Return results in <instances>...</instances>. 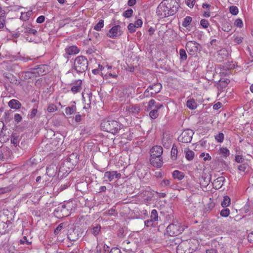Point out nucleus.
<instances>
[{"label": "nucleus", "mask_w": 253, "mask_h": 253, "mask_svg": "<svg viewBox=\"0 0 253 253\" xmlns=\"http://www.w3.org/2000/svg\"><path fill=\"white\" fill-rule=\"evenodd\" d=\"M178 3L175 0H164L158 5L156 13L161 18L174 15L177 11Z\"/></svg>", "instance_id": "1"}, {"label": "nucleus", "mask_w": 253, "mask_h": 253, "mask_svg": "<svg viewBox=\"0 0 253 253\" xmlns=\"http://www.w3.org/2000/svg\"><path fill=\"white\" fill-rule=\"evenodd\" d=\"M163 149L160 146H153L150 150V162L154 167L160 168L163 164L162 154Z\"/></svg>", "instance_id": "2"}, {"label": "nucleus", "mask_w": 253, "mask_h": 253, "mask_svg": "<svg viewBox=\"0 0 253 253\" xmlns=\"http://www.w3.org/2000/svg\"><path fill=\"white\" fill-rule=\"evenodd\" d=\"M198 241L190 239L181 242L177 247V253H192L198 247Z\"/></svg>", "instance_id": "3"}, {"label": "nucleus", "mask_w": 253, "mask_h": 253, "mask_svg": "<svg viewBox=\"0 0 253 253\" xmlns=\"http://www.w3.org/2000/svg\"><path fill=\"white\" fill-rule=\"evenodd\" d=\"M100 126L103 131L116 134L121 129L122 125L114 120L105 119L102 122Z\"/></svg>", "instance_id": "4"}, {"label": "nucleus", "mask_w": 253, "mask_h": 253, "mask_svg": "<svg viewBox=\"0 0 253 253\" xmlns=\"http://www.w3.org/2000/svg\"><path fill=\"white\" fill-rule=\"evenodd\" d=\"M88 61L87 59L83 56L77 57L74 61V69L77 73H84L87 69Z\"/></svg>", "instance_id": "5"}, {"label": "nucleus", "mask_w": 253, "mask_h": 253, "mask_svg": "<svg viewBox=\"0 0 253 253\" xmlns=\"http://www.w3.org/2000/svg\"><path fill=\"white\" fill-rule=\"evenodd\" d=\"M184 229L180 223H172L169 224L167 228V233L171 236H175L180 234Z\"/></svg>", "instance_id": "6"}, {"label": "nucleus", "mask_w": 253, "mask_h": 253, "mask_svg": "<svg viewBox=\"0 0 253 253\" xmlns=\"http://www.w3.org/2000/svg\"><path fill=\"white\" fill-rule=\"evenodd\" d=\"M194 134V132L191 129L184 130L178 138L179 142L182 143H189L190 142L192 136Z\"/></svg>", "instance_id": "7"}, {"label": "nucleus", "mask_w": 253, "mask_h": 253, "mask_svg": "<svg viewBox=\"0 0 253 253\" xmlns=\"http://www.w3.org/2000/svg\"><path fill=\"white\" fill-rule=\"evenodd\" d=\"M123 32L121 27L120 25H115L109 31L107 35L111 38L115 39L121 36Z\"/></svg>", "instance_id": "8"}, {"label": "nucleus", "mask_w": 253, "mask_h": 253, "mask_svg": "<svg viewBox=\"0 0 253 253\" xmlns=\"http://www.w3.org/2000/svg\"><path fill=\"white\" fill-rule=\"evenodd\" d=\"M199 44L196 42L189 41L186 45V49L190 54H194L198 50Z\"/></svg>", "instance_id": "9"}, {"label": "nucleus", "mask_w": 253, "mask_h": 253, "mask_svg": "<svg viewBox=\"0 0 253 253\" xmlns=\"http://www.w3.org/2000/svg\"><path fill=\"white\" fill-rule=\"evenodd\" d=\"M104 177L107 178L109 181H112L114 178H120L121 174L117 171H107L104 173Z\"/></svg>", "instance_id": "10"}, {"label": "nucleus", "mask_w": 253, "mask_h": 253, "mask_svg": "<svg viewBox=\"0 0 253 253\" xmlns=\"http://www.w3.org/2000/svg\"><path fill=\"white\" fill-rule=\"evenodd\" d=\"M47 66L45 65H40L37 68L33 69L34 71L36 77L43 76L47 71Z\"/></svg>", "instance_id": "11"}, {"label": "nucleus", "mask_w": 253, "mask_h": 253, "mask_svg": "<svg viewBox=\"0 0 253 253\" xmlns=\"http://www.w3.org/2000/svg\"><path fill=\"white\" fill-rule=\"evenodd\" d=\"M126 111L133 115L137 114L140 111L139 105L131 104L126 107Z\"/></svg>", "instance_id": "12"}, {"label": "nucleus", "mask_w": 253, "mask_h": 253, "mask_svg": "<svg viewBox=\"0 0 253 253\" xmlns=\"http://www.w3.org/2000/svg\"><path fill=\"white\" fill-rule=\"evenodd\" d=\"M162 88V85L160 83L154 84L149 86V88L150 89L151 93L153 96L160 92Z\"/></svg>", "instance_id": "13"}, {"label": "nucleus", "mask_w": 253, "mask_h": 253, "mask_svg": "<svg viewBox=\"0 0 253 253\" xmlns=\"http://www.w3.org/2000/svg\"><path fill=\"white\" fill-rule=\"evenodd\" d=\"M224 180L223 176L217 178L212 182L213 187L216 189H220L223 185Z\"/></svg>", "instance_id": "14"}, {"label": "nucleus", "mask_w": 253, "mask_h": 253, "mask_svg": "<svg viewBox=\"0 0 253 253\" xmlns=\"http://www.w3.org/2000/svg\"><path fill=\"white\" fill-rule=\"evenodd\" d=\"M171 139L169 134H164L162 143L164 147L169 148L171 144Z\"/></svg>", "instance_id": "15"}, {"label": "nucleus", "mask_w": 253, "mask_h": 253, "mask_svg": "<svg viewBox=\"0 0 253 253\" xmlns=\"http://www.w3.org/2000/svg\"><path fill=\"white\" fill-rule=\"evenodd\" d=\"M65 51L67 54L72 55L78 53L80 50L76 46L72 45L66 48Z\"/></svg>", "instance_id": "16"}, {"label": "nucleus", "mask_w": 253, "mask_h": 253, "mask_svg": "<svg viewBox=\"0 0 253 253\" xmlns=\"http://www.w3.org/2000/svg\"><path fill=\"white\" fill-rule=\"evenodd\" d=\"M22 78L24 80L36 78L34 71L32 69L30 71H27L22 73Z\"/></svg>", "instance_id": "17"}, {"label": "nucleus", "mask_w": 253, "mask_h": 253, "mask_svg": "<svg viewBox=\"0 0 253 253\" xmlns=\"http://www.w3.org/2000/svg\"><path fill=\"white\" fill-rule=\"evenodd\" d=\"M7 129H3L0 134V141L1 142H4L9 140V133L7 131L8 134H6Z\"/></svg>", "instance_id": "18"}, {"label": "nucleus", "mask_w": 253, "mask_h": 253, "mask_svg": "<svg viewBox=\"0 0 253 253\" xmlns=\"http://www.w3.org/2000/svg\"><path fill=\"white\" fill-rule=\"evenodd\" d=\"M8 105L11 108L18 109L20 108L21 103L17 100L12 99L9 102Z\"/></svg>", "instance_id": "19"}, {"label": "nucleus", "mask_w": 253, "mask_h": 253, "mask_svg": "<svg viewBox=\"0 0 253 253\" xmlns=\"http://www.w3.org/2000/svg\"><path fill=\"white\" fill-rule=\"evenodd\" d=\"M184 153L185 154V157L187 160L191 161L193 159L195 153L193 151L190 150L188 148H185L184 149Z\"/></svg>", "instance_id": "20"}, {"label": "nucleus", "mask_w": 253, "mask_h": 253, "mask_svg": "<svg viewBox=\"0 0 253 253\" xmlns=\"http://www.w3.org/2000/svg\"><path fill=\"white\" fill-rule=\"evenodd\" d=\"M82 81L78 80L76 82V85H74L71 88V90L74 93L78 92L80 91L82 89L81 87Z\"/></svg>", "instance_id": "21"}, {"label": "nucleus", "mask_w": 253, "mask_h": 253, "mask_svg": "<svg viewBox=\"0 0 253 253\" xmlns=\"http://www.w3.org/2000/svg\"><path fill=\"white\" fill-rule=\"evenodd\" d=\"M187 107L191 110H194L197 107V103L194 99H190L186 103Z\"/></svg>", "instance_id": "22"}, {"label": "nucleus", "mask_w": 253, "mask_h": 253, "mask_svg": "<svg viewBox=\"0 0 253 253\" xmlns=\"http://www.w3.org/2000/svg\"><path fill=\"white\" fill-rule=\"evenodd\" d=\"M172 176L174 178H176L178 180L182 179L184 176L183 173L178 170H174L173 172Z\"/></svg>", "instance_id": "23"}, {"label": "nucleus", "mask_w": 253, "mask_h": 253, "mask_svg": "<svg viewBox=\"0 0 253 253\" xmlns=\"http://www.w3.org/2000/svg\"><path fill=\"white\" fill-rule=\"evenodd\" d=\"M230 204V198L228 196H225L223 197V200L221 202V206L223 208L227 207Z\"/></svg>", "instance_id": "24"}, {"label": "nucleus", "mask_w": 253, "mask_h": 253, "mask_svg": "<svg viewBox=\"0 0 253 253\" xmlns=\"http://www.w3.org/2000/svg\"><path fill=\"white\" fill-rule=\"evenodd\" d=\"M76 111V107L74 105H72L70 107H68L65 109V113L67 115H71L75 113Z\"/></svg>", "instance_id": "25"}, {"label": "nucleus", "mask_w": 253, "mask_h": 253, "mask_svg": "<svg viewBox=\"0 0 253 253\" xmlns=\"http://www.w3.org/2000/svg\"><path fill=\"white\" fill-rule=\"evenodd\" d=\"M177 153V148L176 146L173 145L171 150V155L172 159L175 160L176 159Z\"/></svg>", "instance_id": "26"}, {"label": "nucleus", "mask_w": 253, "mask_h": 253, "mask_svg": "<svg viewBox=\"0 0 253 253\" xmlns=\"http://www.w3.org/2000/svg\"><path fill=\"white\" fill-rule=\"evenodd\" d=\"M47 110L49 113H53L57 111L58 108L55 105L51 103L48 105Z\"/></svg>", "instance_id": "27"}, {"label": "nucleus", "mask_w": 253, "mask_h": 253, "mask_svg": "<svg viewBox=\"0 0 253 253\" xmlns=\"http://www.w3.org/2000/svg\"><path fill=\"white\" fill-rule=\"evenodd\" d=\"M192 21V18L190 16H186L182 23V26L184 27L188 26Z\"/></svg>", "instance_id": "28"}, {"label": "nucleus", "mask_w": 253, "mask_h": 253, "mask_svg": "<svg viewBox=\"0 0 253 253\" xmlns=\"http://www.w3.org/2000/svg\"><path fill=\"white\" fill-rule=\"evenodd\" d=\"M104 26V21L102 19L100 20L98 23L94 26V29L97 31H99L101 30V28Z\"/></svg>", "instance_id": "29"}, {"label": "nucleus", "mask_w": 253, "mask_h": 253, "mask_svg": "<svg viewBox=\"0 0 253 253\" xmlns=\"http://www.w3.org/2000/svg\"><path fill=\"white\" fill-rule=\"evenodd\" d=\"M180 59L181 60H186L187 57L184 49H180L179 50Z\"/></svg>", "instance_id": "30"}, {"label": "nucleus", "mask_w": 253, "mask_h": 253, "mask_svg": "<svg viewBox=\"0 0 253 253\" xmlns=\"http://www.w3.org/2000/svg\"><path fill=\"white\" fill-rule=\"evenodd\" d=\"M24 33L28 34H32L34 35H36L37 34V31L34 29H32L29 27H26L24 29Z\"/></svg>", "instance_id": "31"}, {"label": "nucleus", "mask_w": 253, "mask_h": 253, "mask_svg": "<svg viewBox=\"0 0 253 253\" xmlns=\"http://www.w3.org/2000/svg\"><path fill=\"white\" fill-rule=\"evenodd\" d=\"M159 115L158 110L157 109H154L151 110L149 113L150 117L153 119H155L158 117Z\"/></svg>", "instance_id": "32"}, {"label": "nucleus", "mask_w": 253, "mask_h": 253, "mask_svg": "<svg viewBox=\"0 0 253 253\" xmlns=\"http://www.w3.org/2000/svg\"><path fill=\"white\" fill-rule=\"evenodd\" d=\"M249 166L247 164H243L242 165H239L238 167V169L241 172H245L246 169L248 168Z\"/></svg>", "instance_id": "33"}, {"label": "nucleus", "mask_w": 253, "mask_h": 253, "mask_svg": "<svg viewBox=\"0 0 253 253\" xmlns=\"http://www.w3.org/2000/svg\"><path fill=\"white\" fill-rule=\"evenodd\" d=\"M230 214L229 209H223L220 211V215L223 217H227Z\"/></svg>", "instance_id": "34"}, {"label": "nucleus", "mask_w": 253, "mask_h": 253, "mask_svg": "<svg viewBox=\"0 0 253 253\" xmlns=\"http://www.w3.org/2000/svg\"><path fill=\"white\" fill-rule=\"evenodd\" d=\"M215 139L218 142H222L224 139V134L223 133H219L215 136Z\"/></svg>", "instance_id": "35"}, {"label": "nucleus", "mask_w": 253, "mask_h": 253, "mask_svg": "<svg viewBox=\"0 0 253 253\" xmlns=\"http://www.w3.org/2000/svg\"><path fill=\"white\" fill-rule=\"evenodd\" d=\"M200 157L203 158L205 161H210L211 159V157L210 156L208 153H202L200 156Z\"/></svg>", "instance_id": "36"}, {"label": "nucleus", "mask_w": 253, "mask_h": 253, "mask_svg": "<svg viewBox=\"0 0 253 253\" xmlns=\"http://www.w3.org/2000/svg\"><path fill=\"white\" fill-rule=\"evenodd\" d=\"M220 154H223L224 156L226 157L229 155V151L225 148H221L219 150Z\"/></svg>", "instance_id": "37"}, {"label": "nucleus", "mask_w": 253, "mask_h": 253, "mask_svg": "<svg viewBox=\"0 0 253 253\" xmlns=\"http://www.w3.org/2000/svg\"><path fill=\"white\" fill-rule=\"evenodd\" d=\"M230 12L233 15H237L238 13V8L235 6H231L229 8Z\"/></svg>", "instance_id": "38"}, {"label": "nucleus", "mask_w": 253, "mask_h": 253, "mask_svg": "<svg viewBox=\"0 0 253 253\" xmlns=\"http://www.w3.org/2000/svg\"><path fill=\"white\" fill-rule=\"evenodd\" d=\"M101 227L99 225H97L93 227L92 229V233L94 235H97L100 231Z\"/></svg>", "instance_id": "39"}, {"label": "nucleus", "mask_w": 253, "mask_h": 253, "mask_svg": "<svg viewBox=\"0 0 253 253\" xmlns=\"http://www.w3.org/2000/svg\"><path fill=\"white\" fill-rule=\"evenodd\" d=\"M151 218L155 221L158 219V215L157 211L156 210H153L151 212Z\"/></svg>", "instance_id": "40"}, {"label": "nucleus", "mask_w": 253, "mask_h": 253, "mask_svg": "<svg viewBox=\"0 0 253 253\" xmlns=\"http://www.w3.org/2000/svg\"><path fill=\"white\" fill-rule=\"evenodd\" d=\"M133 13V10L131 9H129L126 10L124 13L123 15L126 18H129L131 16Z\"/></svg>", "instance_id": "41"}, {"label": "nucleus", "mask_w": 253, "mask_h": 253, "mask_svg": "<svg viewBox=\"0 0 253 253\" xmlns=\"http://www.w3.org/2000/svg\"><path fill=\"white\" fill-rule=\"evenodd\" d=\"M185 3L188 7L192 8L195 3V0H185Z\"/></svg>", "instance_id": "42"}, {"label": "nucleus", "mask_w": 253, "mask_h": 253, "mask_svg": "<svg viewBox=\"0 0 253 253\" xmlns=\"http://www.w3.org/2000/svg\"><path fill=\"white\" fill-rule=\"evenodd\" d=\"M200 24L204 28H208L209 25V22L205 19H202L200 22Z\"/></svg>", "instance_id": "43"}, {"label": "nucleus", "mask_w": 253, "mask_h": 253, "mask_svg": "<svg viewBox=\"0 0 253 253\" xmlns=\"http://www.w3.org/2000/svg\"><path fill=\"white\" fill-rule=\"evenodd\" d=\"M135 25H134L133 23H130L127 27L128 30L129 31L130 33H133L135 32Z\"/></svg>", "instance_id": "44"}, {"label": "nucleus", "mask_w": 253, "mask_h": 253, "mask_svg": "<svg viewBox=\"0 0 253 253\" xmlns=\"http://www.w3.org/2000/svg\"><path fill=\"white\" fill-rule=\"evenodd\" d=\"M235 161L239 163H242L244 162V158L242 156L237 155L235 157Z\"/></svg>", "instance_id": "45"}, {"label": "nucleus", "mask_w": 253, "mask_h": 253, "mask_svg": "<svg viewBox=\"0 0 253 253\" xmlns=\"http://www.w3.org/2000/svg\"><path fill=\"white\" fill-rule=\"evenodd\" d=\"M170 184V180L169 179H164L161 182L162 186H167Z\"/></svg>", "instance_id": "46"}, {"label": "nucleus", "mask_w": 253, "mask_h": 253, "mask_svg": "<svg viewBox=\"0 0 253 253\" xmlns=\"http://www.w3.org/2000/svg\"><path fill=\"white\" fill-rule=\"evenodd\" d=\"M22 120V117L19 114H15L14 115V121L17 123L21 122Z\"/></svg>", "instance_id": "47"}, {"label": "nucleus", "mask_w": 253, "mask_h": 253, "mask_svg": "<svg viewBox=\"0 0 253 253\" xmlns=\"http://www.w3.org/2000/svg\"><path fill=\"white\" fill-rule=\"evenodd\" d=\"M144 95L146 97H149L153 96L152 94L151 93L150 89L149 88V87L147 88V89L145 91L144 93Z\"/></svg>", "instance_id": "48"}, {"label": "nucleus", "mask_w": 253, "mask_h": 253, "mask_svg": "<svg viewBox=\"0 0 253 253\" xmlns=\"http://www.w3.org/2000/svg\"><path fill=\"white\" fill-rule=\"evenodd\" d=\"M44 20L45 17L43 15H41L37 19L36 21L38 23H42L44 22Z\"/></svg>", "instance_id": "49"}, {"label": "nucleus", "mask_w": 253, "mask_h": 253, "mask_svg": "<svg viewBox=\"0 0 253 253\" xmlns=\"http://www.w3.org/2000/svg\"><path fill=\"white\" fill-rule=\"evenodd\" d=\"M4 17H0V29H2L4 27L5 25V19Z\"/></svg>", "instance_id": "50"}, {"label": "nucleus", "mask_w": 253, "mask_h": 253, "mask_svg": "<svg viewBox=\"0 0 253 253\" xmlns=\"http://www.w3.org/2000/svg\"><path fill=\"white\" fill-rule=\"evenodd\" d=\"M235 24L238 27H242L243 26L242 21L240 19H237L235 21Z\"/></svg>", "instance_id": "51"}, {"label": "nucleus", "mask_w": 253, "mask_h": 253, "mask_svg": "<svg viewBox=\"0 0 253 253\" xmlns=\"http://www.w3.org/2000/svg\"><path fill=\"white\" fill-rule=\"evenodd\" d=\"M109 253H122L121 250L118 248H113L110 251Z\"/></svg>", "instance_id": "52"}, {"label": "nucleus", "mask_w": 253, "mask_h": 253, "mask_svg": "<svg viewBox=\"0 0 253 253\" xmlns=\"http://www.w3.org/2000/svg\"><path fill=\"white\" fill-rule=\"evenodd\" d=\"M20 243L21 244H26L27 245H29L31 243L28 242L27 239V237H24L23 239H21L20 240Z\"/></svg>", "instance_id": "53"}, {"label": "nucleus", "mask_w": 253, "mask_h": 253, "mask_svg": "<svg viewBox=\"0 0 253 253\" xmlns=\"http://www.w3.org/2000/svg\"><path fill=\"white\" fill-rule=\"evenodd\" d=\"M63 228V224H59L57 227V228L55 229V230H54V233L55 234H57L59 233V232L61 230V229Z\"/></svg>", "instance_id": "54"}, {"label": "nucleus", "mask_w": 253, "mask_h": 253, "mask_svg": "<svg viewBox=\"0 0 253 253\" xmlns=\"http://www.w3.org/2000/svg\"><path fill=\"white\" fill-rule=\"evenodd\" d=\"M37 113V109L36 108H33L31 111V114H30V117L31 118H34V117H35Z\"/></svg>", "instance_id": "55"}, {"label": "nucleus", "mask_w": 253, "mask_h": 253, "mask_svg": "<svg viewBox=\"0 0 253 253\" xmlns=\"http://www.w3.org/2000/svg\"><path fill=\"white\" fill-rule=\"evenodd\" d=\"M134 25H135V26L137 28L140 27H141V26L142 25V21L141 19H138L136 21Z\"/></svg>", "instance_id": "56"}, {"label": "nucleus", "mask_w": 253, "mask_h": 253, "mask_svg": "<svg viewBox=\"0 0 253 253\" xmlns=\"http://www.w3.org/2000/svg\"><path fill=\"white\" fill-rule=\"evenodd\" d=\"M243 41V38L241 37H237L235 39V42L238 44L241 43Z\"/></svg>", "instance_id": "57"}, {"label": "nucleus", "mask_w": 253, "mask_h": 253, "mask_svg": "<svg viewBox=\"0 0 253 253\" xmlns=\"http://www.w3.org/2000/svg\"><path fill=\"white\" fill-rule=\"evenodd\" d=\"M152 222H153V220H146L144 223H145V225L146 226H151L152 225Z\"/></svg>", "instance_id": "58"}, {"label": "nucleus", "mask_w": 253, "mask_h": 253, "mask_svg": "<svg viewBox=\"0 0 253 253\" xmlns=\"http://www.w3.org/2000/svg\"><path fill=\"white\" fill-rule=\"evenodd\" d=\"M156 102L154 99H151L150 100V101L148 103V106L149 107H151L152 106H154Z\"/></svg>", "instance_id": "59"}, {"label": "nucleus", "mask_w": 253, "mask_h": 253, "mask_svg": "<svg viewBox=\"0 0 253 253\" xmlns=\"http://www.w3.org/2000/svg\"><path fill=\"white\" fill-rule=\"evenodd\" d=\"M82 120V116L80 114H77L75 117V121L76 122H79Z\"/></svg>", "instance_id": "60"}, {"label": "nucleus", "mask_w": 253, "mask_h": 253, "mask_svg": "<svg viewBox=\"0 0 253 253\" xmlns=\"http://www.w3.org/2000/svg\"><path fill=\"white\" fill-rule=\"evenodd\" d=\"M136 0H128V5L129 6H133L136 3Z\"/></svg>", "instance_id": "61"}, {"label": "nucleus", "mask_w": 253, "mask_h": 253, "mask_svg": "<svg viewBox=\"0 0 253 253\" xmlns=\"http://www.w3.org/2000/svg\"><path fill=\"white\" fill-rule=\"evenodd\" d=\"M5 15V11L0 6V17H4Z\"/></svg>", "instance_id": "62"}, {"label": "nucleus", "mask_w": 253, "mask_h": 253, "mask_svg": "<svg viewBox=\"0 0 253 253\" xmlns=\"http://www.w3.org/2000/svg\"><path fill=\"white\" fill-rule=\"evenodd\" d=\"M248 240L251 242L253 243V232L249 235Z\"/></svg>", "instance_id": "63"}, {"label": "nucleus", "mask_w": 253, "mask_h": 253, "mask_svg": "<svg viewBox=\"0 0 253 253\" xmlns=\"http://www.w3.org/2000/svg\"><path fill=\"white\" fill-rule=\"evenodd\" d=\"M206 253H217L216 251L213 249L206 250Z\"/></svg>", "instance_id": "64"}]
</instances>
